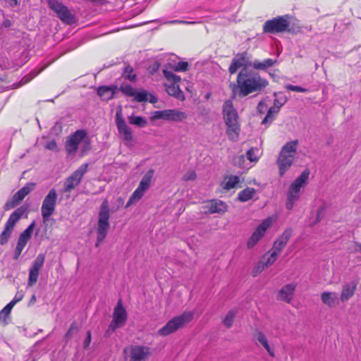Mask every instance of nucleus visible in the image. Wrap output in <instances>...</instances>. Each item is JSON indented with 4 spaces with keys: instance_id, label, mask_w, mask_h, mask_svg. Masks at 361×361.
I'll list each match as a JSON object with an SVG mask.
<instances>
[{
    "instance_id": "obj_1",
    "label": "nucleus",
    "mask_w": 361,
    "mask_h": 361,
    "mask_svg": "<svg viewBox=\"0 0 361 361\" xmlns=\"http://www.w3.org/2000/svg\"><path fill=\"white\" fill-rule=\"evenodd\" d=\"M268 85L269 81L257 71L245 67L240 71L236 82L231 83L230 87L232 90V98L237 96L243 98L254 92L260 93Z\"/></svg>"
},
{
    "instance_id": "obj_2",
    "label": "nucleus",
    "mask_w": 361,
    "mask_h": 361,
    "mask_svg": "<svg viewBox=\"0 0 361 361\" xmlns=\"http://www.w3.org/2000/svg\"><path fill=\"white\" fill-rule=\"evenodd\" d=\"M223 116L226 126V134L233 142L238 140L240 130L238 115L232 101L226 100L223 105Z\"/></svg>"
},
{
    "instance_id": "obj_3",
    "label": "nucleus",
    "mask_w": 361,
    "mask_h": 361,
    "mask_svg": "<svg viewBox=\"0 0 361 361\" xmlns=\"http://www.w3.org/2000/svg\"><path fill=\"white\" fill-rule=\"evenodd\" d=\"M110 208L109 203L107 199H104L99 207L98 215V222L97 228V242L95 246L99 247L100 244L104 240L106 237L108 231L110 228L109 217H110Z\"/></svg>"
},
{
    "instance_id": "obj_4",
    "label": "nucleus",
    "mask_w": 361,
    "mask_h": 361,
    "mask_svg": "<svg viewBox=\"0 0 361 361\" xmlns=\"http://www.w3.org/2000/svg\"><path fill=\"white\" fill-rule=\"evenodd\" d=\"M290 16L284 15L268 20L263 25V32L270 34L283 32H295V29L290 27Z\"/></svg>"
},
{
    "instance_id": "obj_5",
    "label": "nucleus",
    "mask_w": 361,
    "mask_h": 361,
    "mask_svg": "<svg viewBox=\"0 0 361 361\" xmlns=\"http://www.w3.org/2000/svg\"><path fill=\"white\" fill-rule=\"evenodd\" d=\"M309 176L310 171L308 169L304 170L290 185L286 205L287 209L291 210L293 208L295 202L300 197L301 188L307 184Z\"/></svg>"
},
{
    "instance_id": "obj_6",
    "label": "nucleus",
    "mask_w": 361,
    "mask_h": 361,
    "mask_svg": "<svg viewBox=\"0 0 361 361\" xmlns=\"http://www.w3.org/2000/svg\"><path fill=\"white\" fill-rule=\"evenodd\" d=\"M193 319V314L191 312H185L182 314L169 320L158 333L161 336H168L178 329L189 323Z\"/></svg>"
},
{
    "instance_id": "obj_7",
    "label": "nucleus",
    "mask_w": 361,
    "mask_h": 361,
    "mask_svg": "<svg viewBox=\"0 0 361 361\" xmlns=\"http://www.w3.org/2000/svg\"><path fill=\"white\" fill-rule=\"evenodd\" d=\"M27 209L22 206L16 209L9 216L4 228L0 234V245H5L8 243L11 236L13 228L16 223L20 219L23 215L26 212Z\"/></svg>"
},
{
    "instance_id": "obj_8",
    "label": "nucleus",
    "mask_w": 361,
    "mask_h": 361,
    "mask_svg": "<svg viewBox=\"0 0 361 361\" xmlns=\"http://www.w3.org/2000/svg\"><path fill=\"white\" fill-rule=\"evenodd\" d=\"M116 124L118 128V131L121 135L123 140L125 142L126 145H131L134 141L133 130L131 128L128 126L124 118L123 117L121 106L116 109Z\"/></svg>"
},
{
    "instance_id": "obj_9",
    "label": "nucleus",
    "mask_w": 361,
    "mask_h": 361,
    "mask_svg": "<svg viewBox=\"0 0 361 361\" xmlns=\"http://www.w3.org/2000/svg\"><path fill=\"white\" fill-rule=\"evenodd\" d=\"M57 198L58 195L54 188L51 189L44 197L41 207L42 216L44 222L49 221L50 216L54 214Z\"/></svg>"
},
{
    "instance_id": "obj_10",
    "label": "nucleus",
    "mask_w": 361,
    "mask_h": 361,
    "mask_svg": "<svg viewBox=\"0 0 361 361\" xmlns=\"http://www.w3.org/2000/svg\"><path fill=\"white\" fill-rule=\"evenodd\" d=\"M127 312L123 306L122 300L120 299L114 308L113 319L109 326L106 334L114 332L116 329L123 326L127 320Z\"/></svg>"
},
{
    "instance_id": "obj_11",
    "label": "nucleus",
    "mask_w": 361,
    "mask_h": 361,
    "mask_svg": "<svg viewBox=\"0 0 361 361\" xmlns=\"http://www.w3.org/2000/svg\"><path fill=\"white\" fill-rule=\"evenodd\" d=\"M48 5L49 8L55 11L57 17L63 23L71 25L75 23V18L68 8L57 0H49Z\"/></svg>"
},
{
    "instance_id": "obj_12",
    "label": "nucleus",
    "mask_w": 361,
    "mask_h": 361,
    "mask_svg": "<svg viewBox=\"0 0 361 361\" xmlns=\"http://www.w3.org/2000/svg\"><path fill=\"white\" fill-rule=\"evenodd\" d=\"M35 183L28 182L21 189L17 191L11 200L8 201L4 207V210L7 211L18 205L30 192L35 190Z\"/></svg>"
},
{
    "instance_id": "obj_13",
    "label": "nucleus",
    "mask_w": 361,
    "mask_h": 361,
    "mask_svg": "<svg viewBox=\"0 0 361 361\" xmlns=\"http://www.w3.org/2000/svg\"><path fill=\"white\" fill-rule=\"evenodd\" d=\"M88 169V164H82L76 171L68 176L63 185V191L71 192L76 186H78Z\"/></svg>"
},
{
    "instance_id": "obj_14",
    "label": "nucleus",
    "mask_w": 361,
    "mask_h": 361,
    "mask_svg": "<svg viewBox=\"0 0 361 361\" xmlns=\"http://www.w3.org/2000/svg\"><path fill=\"white\" fill-rule=\"evenodd\" d=\"M129 350V361H147L151 354L150 348L145 345H131L129 348H125L123 353H127Z\"/></svg>"
},
{
    "instance_id": "obj_15",
    "label": "nucleus",
    "mask_w": 361,
    "mask_h": 361,
    "mask_svg": "<svg viewBox=\"0 0 361 361\" xmlns=\"http://www.w3.org/2000/svg\"><path fill=\"white\" fill-rule=\"evenodd\" d=\"M35 226V222L32 221L28 227L23 231L19 235L17 245L14 251V255L13 259L15 260H18L20 255H21V252L25 245H27V242L32 237V234L33 233L34 228Z\"/></svg>"
},
{
    "instance_id": "obj_16",
    "label": "nucleus",
    "mask_w": 361,
    "mask_h": 361,
    "mask_svg": "<svg viewBox=\"0 0 361 361\" xmlns=\"http://www.w3.org/2000/svg\"><path fill=\"white\" fill-rule=\"evenodd\" d=\"M45 261V255L43 253L39 254L33 261L30 269L27 280V286H33L37 281L39 270L42 268Z\"/></svg>"
},
{
    "instance_id": "obj_17",
    "label": "nucleus",
    "mask_w": 361,
    "mask_h": 361,
    "mask_svg": "<svg viewBox=\"0 0 361 361\" xmlns=\"http://www.w3.org/2000/svg\"><path fill=\"white\" fill-rule=\"evenodd\" d=\"M87 137L84 130H78L70 135L66 142V150L68 154H73L78 149L80 143Z\"/></svg>"
},
{
    "instance_id": "obj_18",
    "label": "nucleus",
    "mask_w": 361,
    "mask_h": 361,
    "mask_svg": "<svg viewBox=\"0 0 361 361\" xmlns=\"http://www.w3.org/2000/svg\"><path fill=\"white\" fill-rule=\"evenodd\" d=\"M252 61L250 60L247 52L243 51L236 54L231 61L228 68V71L231 74H234L240 68H245L252 67Z\"/></svg>"
},
{
    "instance_id": "obj_19",
    "label": "nucleus",
    "mask_w": 361,
    "mask_h": 361,
    "mask_svg": "<svg viewBox=\"0 0 361 361\" xmlns=\"http://www.w3.org/2000/svg\"><path fill=\"white\" fill-rule=\"evenodd\" d=\"M270 225L269 219H265L257 226L247 242V248H252L259 242Z\"/></svg>"
},
{
    "instance_id": "obj_20",
    "label": "nucleus",
    "mask_w": 361,
    "mask_h": 361,
    "mask_svg": "<svg viewBox=\"0 0 361 361\" xmlns=\"http://www.w3.org/2000/svg\"><path fill=\"white\" fill-rule=\"evenodd\" d=\"M204 208L207 209V213L209 214H224L227 211L228 206L224 202L214 199L208 201Z\"/></svg>"
},
{
    "instance_id": "obj_21",
    "label": "nucleus",
    "mask_w": 361,
    "mask_h": 361,
    "mask_svg": "<svg viewBox=\"0 0 361 361\" xmlns=\"http://www.w3.org/2000/svg\"><path fill=\"white\" fill-rule=\"evenodd\" d=\"M292 234L293 229L291 228H287L281 234V235L275 240L272 250L280 254L281 252L286 246L287 243L290 238Z\"/></svg>"
},
{
    "instance_id": "obj_22",
    "label": "nucleus",
    "mask_w": 361,
    "mask_h": 361,
    "mask_svg": "<svg viewBox=\"0 0 361 361\" xmlns=\"http://www.w3.org/2000/svg\"><path fill=\"white\" fill-rule=\"evenodd\" d=\"M294 159L293 156H286L279 154L276 162L279 169V176L281 177L283 176L291 166Z\"/></svg>"
},
{
    "instance_id": "obj_23",
    "label": "nucleus",
    "mask_w": 361,
    "mask_h": 361,
    "mask_svg": "<svg viewBox=\"0 0 361 361\" xmlns=\"http://www.w3.org/2000/svg\"><path fill=\"white\" fill-rule=\"evenodd\" d=\"M118 91L116 85L100 86L97 88V94L104 100H110L114 97Z\"/></svg>"
},
{
    "instance_id": "obj_24",
    "label": "nucleus",
    "mask_w": 361,
    "mask_h": 361,
    "mask_svg": "<svg viewBox=\"0 0 361 361\" xmlns=\"http://www.w3.org/2000/svg\"><path fill=\"white\" fill-rule=\"evenodd\" d=\"M295 287L296 286L293 283L285 285L279 292V298L287 303H290L293 299Z\"/></svg>"
},
{
    "instance_id": "obj_25",
    "label": "nucleus",
    "mask_w": 361,
    "mask_h": 361,
    "mask_svg": "<svg viewBox=\"0 0 361 361\" xmlns=\"http://www.w3.org/2000/svg\"><path fill=\"white\" fill-rule=\"evenodd\" d=\"M188 118L186 113L177 109H166L165 120L170 121L180 122Z\"/></svg>"
},
{
    "instance_id": "obj_26",
    "label": "nucleus",
    "mask_w": 361,
    "mask_h": 361,
    "mask_svg": "<svg viewBox=\"0 0 361 361\" xmlns=\"http://www.w3.org/2000/svg\"><path fill=\"white\" fill-rule=\"evenodd\" d=\"M357 288V283L354 281L343 286L340 299L342 302L348 300L355 293Z\"/></svg>"
},
{
    "instance_id": "obj_27",
    "label": "nucleus",
    "mask_w": 361,
    "mask_h": 361,
    "mask_svg": "<svg viewBox=\"0 0 361 361\" xmlns=\"http://www.w3.org/2000/svg\"><path fill=\"white\" fill-rule=\"evenodd\" d=\"M321 300L324 305L332 307L338 304V294L335 292H324L321 295Z\"/></svg>"
},
{
    "instance_id": "obj_28",
    "label": "nucleus",
    "mask_w": 361,
    "mask_h": 361,
    "mask_svg": "<svg viewBox=\"0 0 361 361\" xmlns=\"http://www.w3.org/2000/svg\"><path fill=\"white\" fill-rule=\"evenodd\" d=\"M166 92L175 98L183 100L185 99L184 93L180 90L178 83H171L169 85L165 84Z\"/></svg>"
},
{
    "instance_id": "obj_29",
    "label": "nucleus",
    "mask_w": 361,
    "mask_h": 361,
    "mask_svg": "<svg viewBox=\"0 0 361 361\" xmlns=\"http://www.w3.org/2000/svg\"><path fill=\"white\" fill-rule=\"evenodd\" d=\"M298 145V140L288 142L282 147L279 154L286 156H293V157L295 158V154L297 150Z\"/></svg>"
},
{
    "instance_id": "obj_30",
    "label": "nucleus",
    "mask_w": 361,
    "mask_h": 361,
    "mask_svg": "<svg viewBox=\"0 0 361 361\" xmlns=\"http://www.w3.org/2000/svg\"><path fill=\"white\" fill-rule=\"evenodd\" d=\"M277 61L271 59H267L263 61H259L258 60H255L252 63V67L253 70H262L265 71L267 68L269 67H272L276 63Z\"/></svg>"
},
{
    "instance_id": "obj_31",
    "label": "nucleus",
    "mask_w": 361,
    "mask_h": 361,
    "mask_svg": "<svg viewBox=\"0 0 361 361\" xmlns=\"http://www.w3.org/2000/svg\"><path fill=\"white\" fill-rule=\"evenodd\" d=\"M240 183V178L237 176H228L224 178V181L221 183V187L226 190H230L234 188Z\"/></svg>"
},
{
    "instance_id": "obj_32",
    "label": "nucleus",
    "mask_w": 361,
    "mask_h": 361,
    "mask_svg": "<svg viewBox=\"0 0 361 361\" xmlns=\"http://www.w3.org/2000/svg\"><path fill=\"white\" fill-rule=\"evenodd\" d=\"M154 173V169H151L148 170L147 171V173L145 174V176L142 177V178L141 179L137 188L145 192L149 188V187L150 185L152 178L153 177Z\"/></svg>"
},
{
    "instance_id": "obj_33",
    "label": "nucleus",
    "mask_w": 361,
    "mask_h": 361,
    "mask_svg": "<svg viewBox=\"0 0 361 361\" xmlns=\"http://www.w3.org/2000/svg\"><path fill=\"white\" fill-rule=\"evenodd\" d=\"M257 190L253 188L247 187L244 190L239 192L238 200L241 202H245L253 198Z\"/></svg>"
},
{
    "instance_id": "obj_34",
    "label": "nucleus",
    "mask_w": 361,
    "mask_h": 361,
    "mask_svg": "<svg viewBox=\"0 0 361 361\" xmlns=\"http://www.w3.org/2000/svg\"><path fill=\"white\" fill-rule=\"evenodd\" d=\"M256 338L257 341L263 345V347L266 349V350L268 352L269 355L272 357L275 356L274 350L271 348L270 345H269L267 338L265 336V334L262 331H258L256 334Z\"/></svg>"
},
{
    "instance_id": "obj_35",
    "label": "nucleus",
    "mask_w": 361,
    "mask_h": 361,
    "mask_svg": "<svg viewBox=\"0 0 361 361\" xmlns=\"http://www.w3.org/2000/svg\"><path fill=\"white\" fill-rule=\"evenodd\" d=\"M128 123L130 125L135 126L138 128H144L147 126V121L145 117L140 116L131 115L128 117Z\"/></svg>"
},
{
    "instance_id": "obj_36",
    "label": "nucleus",
    "mask_w": 361,
    "mask_h": 361,
    "mask_svg": "<svg viewBox=\"0 0 361 361\" xmlns=\"http://www.w3.org/2000/svg\"><path fill=\"white\" fill-rule=\"evenodd\" d=\"M145 191L137 188L136 190L133 192V194L129 197L125 207L128 208L132 204L138 202L143 197Z\"/></svg>"
},
{
    "instance_id": "obj_37",
    "label": "nucleus",
    "mask_w": 361,
    "mask_h": 361,
    "mask_svg": "<svg viewBox=\"0 0 361 361\" xmlns=\"http://www.w3.org/2000/svg\"><path fill=\"white\" fill-rule=\"evenodd\" d=\"M281 109L276 108V106L270 107L267 111L265 118L262 120V124H267L271 123L275 116L279 114Z\"/></svg>"
},
{
    "instance_id": "obj_38",
    "label": "nucleus",
    "mask_w": 361,
    "mask_h": 361,
    "mask_svg": "<svg viewBox=\"0 0 361 361\" xmlns=\"http://www.w3.org/2000/svg\"><path fill=\"white\" fill-rule=\"evenodd\" d=\"M274 105L281 109L288 101L287 97L283 92H274Z\"/></svg>"
},
{
    "instance_id": "obj_39",
    "label": "nucleus",
    "mask_w": 361,
    "mask_h": 361,
    "mask_svg": "<svg viewBox=\"0 0 361 361\" xmlns=\"http://www.w3.org/2000/svg\"><path fill=\"white\" fill-rule=\"evenodd\" d=\"M13 306L14 305L10 302L0 312V322H2L4 325H6L8 324L6 322V318L9 317Z\"/></svg>"
},
{
    "instance_id": "obj_40",
    "label": "nucleus",
    "mask_w": 361,
    "mask_h": 361,
    "mask_svg": "<svg viewBox=\"0 0 361 361\" xmlns=\"http://www.w3.org/2000/svg\"><path fill=\"white\" fill-rule=\"evenodd\" d=\"M236 314H237V312L235 310H231L227 313V314L226 315V317H224V319L223 320V323L225 326H226L227 328H230L232 326L233 320H234V318H235Z\"/></svg>"
},
{
    "instance_id": "obj_41",
    "label": "nucleus",
    "mask_w": 361,
    "mask_h": 361,
    "mask_svg": "<svg viewBox=\"0 0 361 361\" xmlns=\"http://www.w3.org/2000/svg\"><path fill=\"white\" fill-rule=\"evenodd\" d=\"M163 73L164 77L171 83H178L180 81V76L174 74L173 72L170 71L164 70Z\"/></svg>"
},
{
    "instance_id": "obj_42",
    "label": "nucleus",
    "mask_w": 361,
    "mask_h": 361,
    "mask_svg": "<svg viewBox=\"0 0 361 361\" xmlns=\"http://www.w3.org/2000/svg\"><path fill=\"white\" fill-rule=\"evenodd\" d=\"M133 71V67L130 65L125 66L123 72V77L129 80L130 81H134L136 78V75L132 74Z\"/></svg>"
},
{
    "instance_id": "obj_43",
    "label": "nucleus",
    "mask_w": 361,
    "mask_h": 361,
    "mask_svg": "<svg viewBox=\"0 0 361 361\" xmlns=\"http://www.w3.org/2000/svg\"><path fill=\"white\" fill-rule=\"evenodd\" d=\"M134 100L137 102H143L147 101V92L145 90H141L140 91H135L133 95Z\"/></svg>"
},
{
    "instance_id": "obj_44",
    "label": "nucleus",
    "mask_w": 361,
    "mask_h": 361,
    "mask_svg": "<svg viewBox=\"0 0 361 361\" xmlns=\"http://www.w3.org/2000/svg\"><path fill=\"white\" fill-rule=\"evenodd\" d=\"M120 90L128 97H133L135 93V90L130 85H122L120 87Z\"/></svg>"
},
{
    "instance_id": "obj_45",
    "label": "nucleus",
    "mask_w": 361,
    "mask_h": 361,
    "mask_svg": "<svg viewBox=\"0 0 361 361\" xmlns=\"http://www.w3.org/2000/svg\"><path fill=\"white\" fill-rule=\"evenodd\" d=\"M271 255L269 257L266 259V261L264 260V264H265V267H268L273 264L277 259L278 255L279 253L276 252L274 250H271Z\"/></svg>"
},
{
    "instance_id": "obj_46",
    "label": "nucleus",
    "mask_w": 361,
    "mask_h": 361,
    "mask_svg": "<svg viewBox=\"0 0 361 361\" xmlns=\"http://www.w3.org/2000/svg\"><path fill=\"white\" fill-rule=\"evenodd\" d=\"M264 259L260 260L259 263L254 267L252 270V275L253 276H257L259 274H260L262 271H264L267 267H265V264H264Z\"/></svg>"
},
{
    "instance_id": "obj_47",
    "label": "nucleus",
    "mask_w": 361,
    "mask_h": 361,
    "mask_svg": "<svg viewBox=\"0 0 361 361\" xmlns=\"http://www.w3.org/2000/svg\"><path fill=\"white\" fill-rule=\"evenodd\" d=\"M78 331V327L75 322H73L67 332L66 333L64 336V338L68 341L71 337L73 334L76 332Z\"/></svg>"
},
{
    "instance_id": "obj_48",
    "label": "nucleus",
    "mask_w": 361,
    "mask_h": 361,
    "mask_svg": "<svg viewBox=\"0 0 361 361\" xmlns=\"http://www.w3.org/2000/svg\"><path fill=\"white\" fill-rule=\"evenodd\" d=\"M189 68V63L186 61H179L176 64L173 69L175 71H186Z\"/></svg>"
},
{
    "instance_id": "obj_49",
    "label": "nucleus",
    "mask_w": 361,
    "mask_h": 361,
    "mask_svg": "<svg viewBox=\"0 0 361 361\" xmlns=\"http://www.w3.org/2000/svg\"><path fill=\"white\" fill-rule=\"evenodd\" d=\"M256 152H258L257 149L251 148L247 150L246 154L247 158L250 161H257L258 160V156L255 154Z\"/></svg>"
},
{
    "instance_id": "obj_50",
    "label": "nucleus",
    "mask_w": 361,
    "mask_h": 361,
    "mask_svg": "<svg viewBox=\"0 0 361 361\" xmlns=\"http://www.w3.org/2000/svg\"><path fill=\"white\" fill-rule=\"evenodd\" d=\"M286 88L288 90L293 91V92H307L309 90L307 88H304L300 86H296L293 85H287L286 86Z\"/></svg>"
},
{
    "instance_id": "obj_51",
    "label": "nucleus",
    "mask_w": 361,
    "mask_h": 361,
    "mask_svg": "<svg viewBox=\"0 0 361 361\" xmlns=\"http://www.w3.org/2000/svg\"><path fill=\"white\" fill-rule=\"evenodd\" d=\"M45 147L47 149L51 150L53 152L59 151L58 146H57V144H56V142L55 141V140H52L48 142L47 143Z\"/></svg>"
},
{
    "instance_id": "obj_52",
    "label": "nucleus",
    "mask_w": 361,
    "mask_h": 361,
    "mask_svg": "<svg viewBox=\"0 0 361 361\" xmlns=\"http://www.w3.org/2000/svg\"><path fill=\"white\" fill-rule=\"evenodd\" d=\"M24 297V293L23 290L18 291L14 296L13 299L11 301L13 305H16L17 302L21 301Z\"/></svg>"
},
{
    "instance_id": "obj_53",
    "label": "nucleus",
    "mask_w": 361,
    "mask_h": 361,
    "mask_svg": "<svg viewBox=\"0 0 361 361\" xmlns=\"http://www.w3.org/2000/svg\"><path fill=\"white\" fill-rule=\"evenodd\" d=\"M152 118L165 120V110L154 111L152 113Z\"/></svg>"
},
{
    "instance_id": "obj_54",
    "label": "nucleus",
    "mask_w": 361,
    "mask_h": 361,
    "mask_svg": "<svg viewBox=\"0 0 361 361\" xmlns=\"http://www.w3.org/2000/svg\"><path fill=\"white\" fill-rule=\"evenodd\" d=\"M159 67H160V63L158 61H154L152 64H151L149 68H148V70H149V72L151 73V74H154L156 72L158 71V70L159 69Z\"/></svg>"
},
{
    "instance_id": "obj_55",
    "label": "nucleus",
    "mask_w": 361,
    "mask_h": 361,
    "mask_svg": "<svg viewBox=\"0 0 361 361\" xmlns=\"http://www.w3.org/2000/svg\"><path fill=\"white\" fill-rule=\"evenodd\" d=\"M91 340H92L91 332H90V331H88L87 332L86 338H85V340L83 341V348L85 349H87L89 348L90 344L91 343Z\"/></svg>"
},
{
    "instance_id": "obj_56",
    "label": "nucleus",
    "mask_w": 361,
    "mask_h": 361,
    "mask_svg": "<svg viewBox=\"0 0 361 361\" xmlns=\"http://www.w3.org/2000/svg\"><path fill=\"white\" fill-rule=\"evenodd\" d=\"M90 149H91L90 141L89 140H85L83 144V146H82V153L85 154L87 152L90 150Z\"/></svg>"
},
{
    "instance_id": "obj_57",
    "label": "nucleus",
    "mask_w": 361,
    "mask_h": 361,
    "mask_svg": "<svg viewBox=\"0 0 361 361\" xmlns=\"http://www.w3.org/2000/svg\"><path fill=\"white\" fill-rule=\"evenodd\" d=\"M13 25V23L11 20L8 19V18H4V20H3L2 23H1V27L3 28H9L11 27V25Z\"/></svg>"
},
{
    "instance_id": "obj_58",
    "label": "nucleus",
    "mask_w": 361,
    "mask_h": 361,
    "mask_svg": "<svg viewBox=\"0 0 361 361\" xmlns=\"http://www.w3.org/2000/svg\"><path fill=\"white\" fill-rule=\"evenodd\" d=\"M40 71H32L30 73V74L28 75H27V79L25 80V82H29L31 80H32L35 77H36L39 73Z\"/></svg>"
},
{
    "instance_id": "obj_59",
    "label": "nucleus",
    "mask_w": 361,
    "mask_h": 361,
    "mask_svg": "<svg viewBox=\"0 0 361 361\" xmlns=\"http://www.w3.org/2000/svg\"><path fill=\"white\" fill-rule=\"evenodd\" d=\"M267 106L263 101H260L257 105V110L260 114L264 113V109L266 108Z\"/></svg>"
},
{
    "instance_id": "obj_60",
    "label": "nucleus",
    "mask_w": 361,
    "mask_h": 361,
    "mask_svg": "<svg viewBox=\"0 0 361 361\" xmlns=\"http://www.w3.org/2000/svg\"><path fill=\"white\" fill-rule=\"evenodd\" d=\"M323 214H324V208L321 207L317 211L316 223L319 222L321 221V219H322L321 216L323 215Z\"/></svg>"
},
{
    "instance_id": "obj_61",
    "label": "nucleus",
    "mask_w": 361,
    "mask_h": 361,
    "mask_svg": "<svg viewBox=\"0 0 361 361\" xmlns=\"http://www.w3.org/2000/svg\"><path fill=\"white\" fill-rule=\"evenodd\" d=\"M196 178V174L194 171H191L188 173V176H185V179L187 180H194Z\"/></svg>"
},
{
    "instance_id": "obj_62",
    "label": "nucleus",
    "mask_w": 361,
    "mask_h": 361,
    "mask_svg": "<svg viewBox=\"0 0 361 361\" xmlns=\"http://www.w3.org/2000/svg\"><path fill=\"white\" fill-rule=\"evenodd\" d=\"M171 23H183V24H193L195 23V22H189V21H185V20H172L170 22Z\"/></svg>"
},
{
    "instance_id": "obj_63",
    "label": "nucleus",
    "mask_w": 361,
    "mask_h": 361,
    "mask_svg": "<svg viewBox=\"0 0 361 361\" xmlns=\"http://www.w3.org/2000/svg\"><path fill=\"white\" fill-rule=\"evenodd\" d=\"M36 296L35 295H32L31 298L30 299L29 302H28V306H31L32 305H34L36 302Z\"/></svg>"
},
{
    "instance_id": "obj_64",
    "label": "nucleus",
    "mask_w": 361,
    "mask_h": 361,
    "mask_svg": "<svg viewBox=\"0 0 361 361\" xmlns=\"http://www.w3.org/2000/svg\"><path fill=\"white\" fill-rule=\"evenodd\" d=\"M158 99L155 95L151 94L149 97V102L152 104H154L157 102Z\"/></svg>"
}]
</instances>
